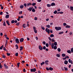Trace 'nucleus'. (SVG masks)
I'll return each mask as SVG.
<instances>
[{"mask_svg":"<svg viewBox=\"0 0 73 73\" xmlns=\"http://www.w3.org/2000/svg\"><path fill=\"white\" fill-rule=\"evenodd\" d=\"M55 28L56 31H60L61 30V27H55Z\"/></svg>","mask_w":73,"mask_h":73,"instance_id":"1","label":"nucleus"},{"mask_svg":"<svg viewBox=\"0 0 73 73\" xmlns=\"http://www.w3.org/2000/svg\"><path fill=\"white\" fill-rule=\"evenodd\" d=\"M48 28H46L45 31L47 33H48V34H49L50 33V30L49 29L48 30Z\"/></svg>","mask_w":73,"mask_h":73,"instance_id":"2","label":"nucleus"},{"mask_svg":"<svg viewBox=\"0 0 73 73\" xmlns=\"http://www.w3.org/2000/svg\"><path fill=\"white\" fill-rule=\"evenodd\" d=\"M33 29L34 32H35V33H37V30H36V27H33Z\"/></svg>","mask_w":73,"mask_h":73,"instance_id":"3","label":"nucleus"},{"mask_svg":"<svg viewBox=\"0 0 73 73\" xmlns=\"http://www.w3.org/2000/svg\"><path fill=\"white\" fill-rule=\"evenodd\" d=\"M38 48L40 50H42L43 48L42 47V46H41V45L39 46Z\"/></svg>","mask_w":73,"mask_h":73,"instance_id":"4","label":"nucleus"},{"mask_svg":"<svg viewBox=\"0 0 73 73\" xmlns=\"http://www.w3.org/2000/svg\"><path fill=\"white\" fill-rule=\"evenodd\" d=\"M15 41H16V42L17 43V44H19V42L20 41H19V39L16 38Z\"/></svg>","mask_w":73,"mask_h":73,"instance_id":"5","label":"nucleus"},{"mask_svg":"<svg viewBox=\"0 0 73 73\" xmlns=\"http://www.w3.org/2000/svg\"><path fill=\"white\" fill-rule=\"evenodd\" d=\"M32 9H33V7H29L28 8H27L28 11H29L30 12H31L32 10Z\"/></svg>","mask_w":73,"mask_h":73,"instance_id":"6","label":"nucleus"},{"mask_svg":"<svg viewBox=\"0 0 73 73\" xmlns=\"http://www.w3.org/2000/svg\"><path fill=\"white\" fill-rule=\"evenodd\" d=\"M24 39L22 38H21L20 39L19 41H20V42H23L24 41Z\"/></svg>","mask_w":73,"mask_h":73,"instance_id":"7","label":"nucleus"},{"mask_svg":"<svg viewBox=\"0 0 73 73\" xmlns=\"http://www.w3.org/2000/svg\"><path fill=\"white\" fill-rule=\"evenodd\" d=\"M4 66L5 67V69H8V66H7L5 64H4Z\"/></svg>","mask_w":73,"mask_h":73,"instance_id":"8","label":"nucleus"},{"mask_svg":"<svg viewBox=\"0 0 73 73\" xmlns=\"http://www.w3.org/2000/svg\"><path fill=\"white\" fill-rule=\"evenodd\" d=\"M72 60H71L70 59H68V62L69 63H71V64H73V62H72Z\"/></svg>","mask_w":73,"mask_h":73,"instance_id":"9","label":"nucleus"},{"mask_svg":"<svg viewBox=\"0 0 73 73\" xmlns=\"http://www.w3.org/2000/svg\"><path fill=\"white\" fill-rule=\"evenodd\" d=\"M6 24H7L8 25V26H9V25H10V23H9V21H8L7 20L6 21Z\"/></svg>","mask_w":73,"mask_h":73,"instance_id":"10","label":"nucleus"},{"mask_svg":"<svg viewBox=\"0 0 73 73\" xmlns=\"http://www.w3.org/2000/svg\"><path fill=\"white\" fill-rule=\"evenodd\" d=\"M32 4L31 3H29L27 4V7H29V6H30V5H32Z\"/></svg>","mask_w":73,"mask_h":73,"instance_id":"11","label":"nucleus"},{"mask_svg":"<svg viewBox=\"0 0 73 73\" xmlns=\"http://www.w3.org/2000/svg\"><path fill=\"white\" fill-rule=\"evenodd\" d=\"M68 63V61L66 60H65L64 61V64L66 65H67Z\"/></svg>","mask_w":73,"mask_h":73,"instance_id":"12","label":"nucleus"},{"mask_svg":"<svg viewBox=\"0 0 73 73\" xmlns=\"http://www.w3.org/2000/svg\"><path fill=\"white\" fill-rule=\"evenodd\" d=\"M9 17V15H6V16L5 17V18L6 19H8Z\"/></svg>","mask_w":73,"mask_h":73,"instance_id":"13","label":"nucleus"},{"mask_svg":"<svg viewBox=\"0 0 73 73\" xmlns=\"http://www.w3.org/2000/svg\"><path fill=\"white\" fill-rule=\"evenodd\" d=\"M22 27L24 28H25V27H27V26H26V24H23L22 25Z\"/></svg>","mask_w":73,"mask_h":73,"instance_id":"14","label":"nucleus"},{"mask_svg":"<svg viewBox=\"0 0 73 73\" xmlns=\"http://www.w3.org/2000/svg\"><path fill=\"white\" fill-rule=\"evenodd\" d=\"M49 62V60H46L45 61V63L46 64V65H48V62Z\"/></svg>","mask_w":73,"mask_h":73,"instance_id":"15","label":"nucleus"},{"mask_svg":"<svg viewBox=\"0 0 73 73\" xmlns=\"http://www.w3.org/2000/svg\"><path fill=\"white\" fill-rule=\"evenodd\" d=\"M24 5H21L20 6V8L21 9H23L24 8Z\"/></svg>","mask_w":73,"mask_h":73,"instance_id":"16","label":"nucleus"},{"mask_svg":"<svg viewBox=\"0 0 73 73\" xmlns=\"http://www.w3.org/2000/svg\"><path fill=\"white\" fill-rule=\"evenodd\" d=\"M65 28H70V26L67 25L65 27Z\"/></svg>","mask_w":73,"mask_h":73,"instance_id":"17","label":"nucleus"},{"mask_svg":"<svg viewBox=\"0 0 73 73\" xmlns=\"http://www.w3.org/2000/svg\"><path fill=\"white\" fill-rule=\"evenodd\" d=\"M55 3H52L51 4V6H54L55 5Z\"/></svg>","mask_w":73,"mask_h":73,"instance_id":"18","label":"nucleus"},{"mask_svg":"<svg viewBox=\"0 0 73 73\" xmlns=\"http://www.w3.org/2000/svg\"><path fill=\"white\" fill-rule=\"evenodd\" d=\"M58 51V52H61V48H58L57 49Z\"/></svg>","mask_w":73,"mask_h":73,"instance_id":"19","label":"nucleus"},{"mask_svg":"<svg viewBox=\"0 0 73 73\" xmlns=\"http://www.w3.org/2000/svg\"><path fill=\"white\" fill-rule=\"evenodd\" d=\"M67 52L69 54L71 53V51H70V50H67Z\"/></svg>","mask_w":73,"mask_h":73,"instance_id":"20","label":"nucleus"},{"mask_svg":"<svg viewBox=\"0 0 73 73\" xmlns=\"http://www.w3.org/2000/svg\"><path fill=\"white\" fill-rule=\"evenodd\" d=\"M47 7H51V5L47 4Z\"/></svg>","mask_w":73,"mask_h":73,"instance_id":"21","label":"nucleus"},{"mask_svg":"<svg viewBox=\"0 0 73 73\" xmlns=\"http://www.w3.org/2000/svg\"><path fill=\"white\" fill-rule=\"evenodd\" d=\"M36 5V3H32V5H33V6H35V5Z\"/></svg>","mask_w":73,"mask_h":73,"instance_id":"22","label":"nucleus"},{"mask_svg":"<svg viewBox=\"0 0 73 73\" xmlns=\"http://www.w3.org/2000/svg\"><path fill=\"white\" fill-rule=\"evenodd\" d=\"M20 50H22L23 49V46H20Z\"/></svg>","mask_w":73,"mask_h":73,"instance_id":"23","label":"nucleus"},{"mask_svg":"<svg viewBox=\"0 0 73 73\" xmlns=\"http://www.w3.org/2000/svg\"><path fill=\"white\" fill-rule=\"evenodd\" d=\"M54 45H55V46H56V45H57V42H55L54 43Z\"/></svg>","mask_w":73,"mask_h":73,"instance_id":"24","label":"nucleus"},{"mask_svg":"<svg viewBox=\"0 0 73 73\" xmlns=\"http://www.w3.org/2000/svg\"><path fill=\"white\" fill-rule=\"evenodd\" d=\"M52 45H51V47L52 49H53V47H54V44L53 43H52Z\"/></svg>","mask_w":73,"mask_h":73,"instance_id":"25","label":"nucleus"},{"mask_svg":"<svg viewBox=\"0 0 73 73\" xmlns=\"http://www.w3.org/2000/svg\"><path fill=\"white\" fill-rule=\"evenodd\" d=\"M64 68L65 70H66V71H67V70H68V69L67 68H66L65 67H64Z\"/></svg>","mask_w":73,"mask_h":73,"instance_id":"26","label":"nucleus"},{"mask_svg":"<svg viewBox=\"0 0 73 73\" xmlns=\"http://www.w3.org/2000/svg\"><path fill=\"white\" fill-rule=\"evenodd\" d=\"M49 70H53V68H52L51 67H50L49 68Z\"/></svg>","mask_w":73,"mask_h":73,"instance_id":"27","label":"nucleus"},{"mask_svg":"<svg viewBox=\"0 0 73 73\" xmlns=\"http://www.w3.org/2000/svg\"><path fill=\"white\" fill-rule=\"evenodd\" d=\"M4 47V45H2L0 47V50H1V49H2Z\"/></svg>","mask_w":73,"mask_h":73,"instance_id":"28","label":"nucleus"},{"mask_svg":"<svg viewBox=\"0 0 73 73\" xmlns=\"http://www.w3.org/2000/svg\"><path fill=\"white\" fill-rule=\"evenodd\" d=\"M62 57H65L66 56V54H65L63 53L62 54Z\"/></svg>","mask_w":73,"mask_h":73,"instance_id":"29","label":"nucleus"},{"mask_svg":"<svg viewBox=\"0 0 73 73\" xmlns=\"http://www.w3.org/2000/svg\"><path fill=\"white\" fill-rule=\"evenodd\" d=\"M20 19H21V17H20L19 16L18 17V18L17 19V21H20Z\"/></svg>","mask_w":73,"mask_h":73,"instance_id":"30","label":"nucleus"},{"mask_svg":"<svg viewBox=\"0 0 73 73\" xmlns=\"http://www.w3.org/2000/svg\"><path fill=\"white\" fill-rule=\"evenodd\" d=\"M70 8L71 11H73V7L70 6Z\"/></svg>","mask_w":73,"mask_h":73,"instance_id":"31","label":"nucleus"},{"mask_svg":"<svg viewBox=\"0 0 73 73\" xmlns=\"http://www.w3.org/2000/svg\"><path fill=\"white\" fill-rule=\"evenodd\" d=\"M3 26H6V23H5V22H4L3 23Z\"/></svg>","mask_w":73,"mask_h":73,"instance_id":"32","label":"nucleus"},{"mask_svg":"<svg viewBox=\"0 0 73 73\" xmlns=\"http://www.w3.org/2000/svg\"><path fill=\"white\" fill-rule=\"evenodd\" d=\"M63 33H64V32L62 31V32H60L58 34H59L60 35H61V34H63Z\"/></svg>","mask_w":73,"mask_h":73,"instance_id":"33","label":"nucleus"},{"mask_svg":"<svg viewBox=\"0 0 73 73\" xmlns=\"http://www.w3.org/2000/svg\"><path fill=\"white\" fill-rule=\"evenodd\" d=\"M32 12H35V11H36V10H35V9H32Z\"/></svg>","mask_w":73,"mask_h":73,"instance_id":"34","label":"nucleus"},{"mask_svg":"<svg viewBox=\"0 0 73 73\" xmlns=\"http://www.w3.org/2000/svg\"><path fill=\"white\" fill-rule=\"evenodd\" d=\"M20 62H18L17 63V66L18 68L19 67V66H20Z\"/></svg>","mask_w":73,"mask_h":73,"instance_id":"35","label":"nucleus"},{"mask_svg":"<svg viewBox=\"0 0 73 73\" xmlns=\"http://www.w3.org/2000/svg\"><path fill=\"white\" fill-rule=\"evenodd\" d=\"M54 49L55 50H56V49H57V46H54Z\"/></svg>","mask_w":73,"mask_h":73,"instance_id":"36","label":"nucleus"},{"mask_svg":"<svg viewBox=\"0 0 73 73\" xmlns=\"http://www.w3.org/2000/svg\"><path fill=\"white\" fill-rule=\"evenodd\" d=\"M15 46L16 47V49H18L19 48V46H18V45H17V44H16L15 45Z\"/></svg>","mask_w":73,"mask_h":73,"instance_id":"37","label":"nucleus"},{"mask_svg":"<svg viewBox=\"0 0 73 73\" xmlns=\"http://www.w3.org/2000/svg\"><path fill=\"white\" fill-rule=\"evenodd\" d=\"M2 58H5L6 57H5V56L4 55H2Z\"/></svg>","mask_w":73,"mask_h":73,"instance_id":"38","label":"nucleus"},{"mask_svg":"<svg viewBox=\"0 0 73 73\" xmlns=\"http://www.w3.org/2000/svg\"><path fill=\"white\" fill-rule=\"evenodd\" d=\"M57 13V11L56 10H55L54 12V14H56Z\"/></svg>","mask_w":73,"mask_h":73,"instance_id":"39","label":"nucleus"},{"mask_svg":"<svg viewBox=\"0 0 73 73\" xmlns=\"http://www.w3.org/2000/svg\"><path fill=\"white\" fill-rule=\"evenodd\" d=\"M36 71V69L35 68H34L33 69V72H35Z\"/></svg>","mask_w":73,"mask_h":73,"instance_id":"40","label":"nucleus"},{"mask_svg":"<svg viewBox=\"0 0 73 73\" xmlns=\"http://www.w3.org/2000/svg\"><path fill=\"white\" fill-rule=\"evenodd\" d=\"M11 23L12 24H13V23H15V20H12V21H11Z\"/></svg>","mask_w":73,"mask_h":73,"instance_id":"41","label":"nucleus"},{"mask_svg":"<svg viewBox=\"0 0 73 73\" xmlns=\"http://www.w3.org/2000/svg\"><path fill=\"white\" fill-rule=\"evenodd\" d=\"M6 49V48H5V47H4L3 48V50H4L5 51H7L8 50H7L5 49Z\"/></svg>","mask_w":73,"mask_h":73,"instance_id":"42","label":"nucleus"},{"mask_svg":"<svg viewBox=\"0 0 73 73\" xmlns=\"http://www.w3.org/2000/svg\"><path fill=\"white\" fill-rule=\"evenodd\" d=\"M22 13H23V11H20L19 12V15L21 14H22Z\"/></svg>","mask_w":73,"mask_h":73,"instance_id":"43","label":"nucleus"},{"mask_svg":"<svg viewBox=\"0 0 73 73\" xmlns=\"http://www.w3.org/2000/svg\"><path fill=\"white\" fill-rule=\"evenodd\" d=\"M41 28L43 30H45V27H42V26H41Z\"/></svg>","mask_w":73,"mask_h":73,"instance_id":"44","label":"nucleus"},{"mask_svg":"<svg viewBox=\"0 0 73 73\" xmlns=\"http://www.w3.org/2000/svg\"><path fill=\"white\" fill-rule=\"evenodd\" d=\"M20 24L19 23H18L15 24V25H17V26H19V25Z\"/></svg>","mask_w":73,"mask_h":73,"instance_id":"45","label":"nucleus"},{"mask_svg":"<svg viewBox=\"0 0 73 73\" xmlns=\"http://www.w3.org/2000/svg\"><path fill=\"white\" fill-rule=\"evenodd\" d=\"M63 26H66V23H64L63 24Z\"/></svg>","mask_w":73,"mask_h":73,"instance_id":"46","label":"nucleus"},{"mask_svg":"<svg viewBox=\"0 0 73 73\" xmlns=\"http://www.w3.org/2000/svg\"><path fill=\"white\" fill-rule=\"evenodd\" d=\"M3 66H1V63H0V69H2V68Z\"/></svg>","mask_w":73,"mask_h":73,"instance_id":"47","label":"nucleus"},{"mask_svg":"<svg viewBox=\"0 0 73 73\" xmlns=\"http://www.w3.org/2000/svg\"><path fill=\"white\" fill-rule=\"evenodd\" d=\"M50 37H54V35L53 34H51L50 35Z\"/></svg>","mask_w":73,"mask_h":73,"instance_id":"48","label":"nucleus"},{"mask_svg":"<svg viewBox=\"0 0 73 73\" xmlns=\"http://www.w3.org/2000/svg\"><path fill=\"white\" fill-rule=\"evenodd\" d=\"M46 47H48L49 46V44L48 43H46Z\"/></svg>","mask_w":73,"mask_h":73,"instance_id":"49","label":"nucleus"},{"mask_svg":"<svg viewBox=\"0 0 73 73\" xmlns=\"http://www.w3.org/2000/svg\"><path fill=\"white\" fill-rule=\"evenodd\" d=\"M43 49L44 50H45V49H46V46H44L43 47Z\"/></svg>","mask_w":73,"mask_h":73,"instance_id":"50","label":"nucleus"},{"mask_svg":"<svg viewBox=\"0 0 73 73\" xmlns=\"http://www.w3.org/2000/svg\"><path fill=\"white\" fill-rule=\"evenodd\" d=\"M56 56L57 57H60V54H56Z\"/></svg>","mask_w":73,"mask_h":73,"instance_id":"51","label":"nucleus"},{"mask_svg":"<svg viewBox=\"0 0 73 73\" xmlns=\"http://www.w3.org/2000/svg\"><path fill=\"white\" fill-rule=\"evenodd\" d=\"M24 5L25 6V7H26L27 6V3H25L24 4Z\"/></svg>","mask_w":73,"mask_h":73,"instance_id":"52","label":"nucleus"},{"mask_svg":"<svg viewBox=\"0 0 73 73\" xmlns=\"http://www.w3.org/2000/svg\"><path fill=\"white\" fill-rule=\"evenodd\" d=\"M36 21L37 20V17H35L34 19Z\"/></svg>","mask_w":73,"mask_h":73,"instance_id":"53","label":"nucleus"},{"mask_svg":"<svg viewBox=\"0 0 73 73\" xmlns=\"http://www.w3.org/2000/svg\"><path fill=\"white\" fill-rule=\"evenodd\" d=\"M7 56H10V55H11V54L7 53Z\"/></svg>","mask_w":73,"mask_h":73,"instance_id":"54","label":"nucleus"},{"mask_svg":"<svg viewBox=\"0 0 73 73\" xmlns=\"http://www.w3.org/2000/svg\"><path fill=\"white\" fill-rule=\"evenodd\" d=\"M71 53H72L73 52V48H72L71 49Z\"/></svg>","mask_w":73,"mask_h":73,"instance_id":"55","label":"nucleus"},{"mask_svg":"<svg viewBox=\"0 0 73 73\" xmlns=\"http://www.w3.org/2000/svg\"><path fill=\"white\" fill-rule=\"evenodd\" d=\"M18 54H19L17 52L15 54L16 56H18Z\"/></svg>","mask_w":73,"mask_h":73,"instance_id":"56","label":"nucleus"},{"mask_svg":"<svg viewBox=\"0 0 73 73\" xmlns=\"http://www.w3.org/2000/svg\"><path fill=\"white\" fill-rule=\"evenodd\" d=\"M51 41H52V42H55V40H54V39L52 38V39Z\"/></svg>","mask_w":73,"mask_h":73,"instance_id":"57","label":"nucleus"},{"mask_svg":"<svg viewBox=\"0 0 73 73\" xmlns=\"http://www.w3.org/2000/svg\"><path fill=\"white\" fill-rule=\"evenodd\" d=\"M46 27L48 28H50V25H46Z\"/></svg>","mask_w":73,"mask_h":73,"instance_id":"58","label":"nucleus"},{"mask_svg":"<svg viewBox=\"0 0 73 73\" xmlns=\"http://www.w3.org/2000/svg\"><path fill=\"white\" fill-rule=\"evenodd\" d=\"M23 72H26V70H25V68H24L23 70Z\"/></svg>","mask_w":73,"mask_h":73,"instance_id":"59","label":"nucleus"},{"mask_svg":"<svg viewBox=\"0 0 73 73\" xmlns=\"http://www.w3.org/2000/svg\"><path fill=\"white\" fill-rule=\"evenodd\" d=\"M46 69L47 70H49V68L48 67H46Z\"/></svg>","mask_w":73,"mask_h":73,"instance_id":"60","label":"nucleus"},{"mask_svg":"<svg viewBox=\"0 0 73 73\" xmlns=\"http://www.w3.org/2000/svg\"><path fill=\"white\" fill-rule=\"evenodd\" d=\"M20 54H21V55H23V52L22 51H21Z\"/></svg>","mask_w":73,"mask_h":73,"instance_id":"61","label":"nucleus"},{"mask_svg":"<svg viewBox=\"0 0 73 73\" xmlns=\"http://www.w3.org/2000/svg\"><path fill=\"white\" fill-rule=\"evenodd\" d=\"M3 13V12L1 11L0 12V15H2Z\"/></svg>","mask_w":73,"mask_h":73,"instance_id":"62","label":"nucleus"},{"mask_svg":"<svg viewBox=\"0 0 73 73\" xmlns=\"http://www.w3.org/2000/svg\"><path fill=\"white\" fill-rule=\"evenodd\" d=\"M31 72H33V69H31Z\"/></svg>","mask_w":73,"mask_h":73,"instance_id":"63","label":"nucleus"},{"mask_svg":"<svg viewBox=\"0 0 73 73\" xmlns=\"http://www.w3.org/2000/svg\"><path fill=\"white\" fill-rule=\"evenodd\" d=\"M41 0H37V2H41Z\"/></svg>","mask_w":73,"mask_h":73,"instance_id":"64","label":"nucleus"}]
</instances>
